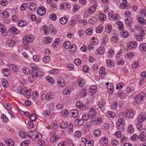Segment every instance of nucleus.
<instances>
[{"label": "nucleus", "mask_w": 146, "mask_h": 146, "mask_svg": "<svg viewBox=\"0 0 146 146\" xmlns=\"http://www.w3.org/2000/svg\"><path fill=\"white\" fill-rule=\"evenodd\" d=\"M30 141L29 140H27L22 142L21 146H28V145L30 143Z\"/></svg>", "instance_id": "nucleus-36"}, {"label": "nucleus", "mask_w": 146, "mask_h": 146, "mask_svg": "<svg viewBox=\"0 0 146 146\" xmlns=\"http://www.w3.org/2000/svg\"><path fill=\"white\" fill-rule=\"evenodd\" d=\"M116 24L119 25V29H122L123 28V24L122 22L121 21L117 22L116 23Z\"/></svg>", "instance_id": "nucleus-59"}, {"label": "nucleus", "mask_w": 146, "mask_h": 146, "mask_svg": "<svg viewBox=\"0 0 146 146\" xmlns=\"http://www.w3.org/2000/svg\"><path fill=\"white\" fill-rule=\"evenodd\" d=\"M74 62L76 65H79L81 64V60L77 58L75 60Z\"/></svg>", "instance_id": "nucleus-61"}, {"label": "nucleus", "mask_w": 146, "mask_h": 146, "mask_svg": "<svg viewBox=\"0 0 146 146\" xmlns=\"http://www.w3.org/2000/svg\"><path fill=\"white\" fill-rule=\"evenodd\" d=\"M7 66L10 69H11L13 71L15 72H17L18 71V68L15 65L9 64H8Z\"/></svg>", "instance_id": "nucleus-15"}, {"label": "nucleus", "mask_w": 146, "mask_h": 146, "mask_svg": "<svg viewBox=\"0 0 146 146\" xmlns=\"http://www.w3.org/2000/svg\"><path fill=\"white\" fill-rule=\"evenodd\" d=\"M49 18L52 20L55 21L56 19V16L54 14H51L50 15Z\"/></svg>", "instance_id": "nucleus-54"}, {"label": "nucleus", "mask_w": 146, "mask_h": 146, "mask_svg": "<svg viewBox=\"0 0 146 146\" xmlns=\"http://www.w3.org/2000/svg\"><path fill=\"white\" fill-rule=\"evenodd\" d=\"M5 142L9 146H13L15 144L14 141L13 140L9 138L6 139L5 141Z\"/></svg>", "instance_id": "nucleus-9"}, {"label": "nucleus", "mask_w": 146, "mask_h": 146, "mask_svg": "<svg viewBox=\"0 0 146 146\" xmlns=\"http://www.w3.org/2000/svg\"><path fill=\"white\" fill-rule=\"evenodd\" d=\"M61 8L64 9H69L70 7V5L67 2L62 3L61 5Z\"/></svg>", "instance_id": "nucleus-11"}, {"label": "nucleus", "mask_w": 146, "mask_h": 146, "mask_svg": "<svg viewBox=\"0 0 146 146\" xmlns=\"http://www.w3.org/2000/svg\"><path fill=\"white\" fill-rule=\"evenodd\" d=\"M43 30L46 35H47L49 33V31L48 27L46 25H44Z\"/></svg>", "instance_id": "nucleus-45"}, {"label": "nucleus", "mask_w": 146, "mask_h": 146, "mask_svg": "<svg viewBox=\"0 0 146 146\" xmlns=\"http://www.w3.org/2000/svg\"><path fill=\"white\" fill-rule=\"evenodd\" d=\"M77 46L75 44H72L70 47L71 50L72 51H74L76 50Z\"/></svg>", "instance_id": "nucleus-58"}, {"label": "nucleus", "mask_w": 146, "mask_h": 146, "mask_svg": "<svg viewBox=\"0 0 146 146\" xmlns=\"http://www.w3.org/2000/svg\"><path fill=\"white\" fill-rule=\"evenodd\" d=\"M38 70L37 71V70H33V73L32 74V76H33V77L35 78L36 77H37L38 74Z\"/></svg>", "instance_id": "nucleus-52"}, {"label": "nucleus", "mask_w": 146, "mask_h": 146, "mask_svg": "<svg viewBox=\"0 0 146 146\" xmlns=\"http://www.w3.org/2000/svg\"><path fill=\"white\" fill-rule=\"evenodd\" d=\"M27 7V5L26 4H23L21 5L20 9L21 10L23 11L25 10Z\"/></svg>", "instance_id": "nucleus-62"}, {"label": "nucleus", "mask_w": 146, "mask_h": 146, "mask_svg": "<svg viewBox=\"0 0 146 146\" xmlns=\"http://www.w3.org/2000/svg\"><path fill=\"white\" fill-rule=\"evenodd\" d=\"M127 3H126V2H125V4L124 3H123L121 6V9L123 8L128 9L130 7L129 5L127 4Z\"/></svg>", "instance_id": "nucleus-40"}, {"label": "nucleus", "mask_w": 146, "mask_h": 146, "mask_svg": "<svg viewBox=\"0 0 146 146\" xmlns=\"http://www.w3.org/2000/svg\"><path fill=\"white\" fill-rule=\"evenodd\" d=\"M122 113L123 115L124 116L123 117H128L129 118H132L134 116V112L132 110H127V111L123 112Z\"/></svg>", "instance_id": "nucleus-4"}, {"label": "nucleus", "mask_w": 146, "mask_h": 146, "mask_svg": "<svg viewBox=\"0 0 146 146\" xmlns=\"http://www.w3.org/2000/svg\"><path fill=\"white\" fill-rule=\"evenodd\" d=\"M139 138L142 141H144L146 140V137L145 135L141 134L138 136Z\"/></svg>", "instance_id": "nucleus-37"}, {"label": "nucleus", "mask_w": 146, "mask_h": 146, "mask_svg": "<svg viewBox=\"0 0 146 146\" xmlns=\"http://www.w3.org/2000/svg\"><path fill=\"white\" fill-rule=\"evenodd\" d=\"M1 117H2L3 121L4 122L6 123L8 119L5 115L3 114L1 115Z\"/></svg>", "instance_id": "nucleus-63"}, {"label": "nucleus", "mask_w": 146, "mask_h": 146, "mask_svg": "<svg viewBox=\"0 0 146 146\" xmlns=\"http://www.w3.org/2000/svg\"><path fill=\"white\" fill-rule=\"evenodd\" d=\"M146 119V114L142 113L140 114L138 116L137 120L139 122H142Z\"/></svg>", "instance_id": "nucleus-5"}, {"label": "nucleus", "mask_w": 146, "mask_h": 146, "mask_svg": "<svg viewBox=\"0 0 146 146\" xmlns=\"http://www.w3.org/2000/svg\"><path fill=\"white\" fill-rule=\"evenodd\" d=\"M105 70L103 67L100 68L99 71V74L102 76H104L105 74Z\"/></svg>", "instance_id": "nucleus-31"}, {"label": "nucleus", "mask_w": 146, "mask_h": 146, "mask_svg": "<svg viewBox=\"0 0 146 146\" xmlns=\"http://www.w3.org/2000/svg\"><path fill=\"white\" fill-rule=\"evenodd\" d=\"M30 66L31 68L33 70H38L39 69L38 67L34 63H31L30 64Z\"/></svg>", "instance_id": "nucleus-38"}, {"label": "nucleus", "mask_w": 146, "mask_h": 146, "mask_svg": "<svg viewBox=\"0 0 146 146\" xmlns=\"http://www.w3.org/2000/svg\"><path fill=\"white\" fill-rule=\"evenodd\" d=\"M0 16L3 18H7L9 16V14L7 11L2 10L0 11Z\"/></svg>", "instance_id": "nucleus-8"}, {"label": "nucleus", "mask_w": 146, "mask_h": 146, "mask_svg": "<svg viewBox=\"0 0 146 146\" xmlns=\"http://www.w3.org/2000/svg\"><path fill=\"white\" fill-rule=\"evenodd\" d=\"M103 30V27L102 25H100L96 29V32L98 33H101Z\"/></svg>", "instance_id": "nucleus-21"}, {"label": "nucleus", "mask_w": 146, "mask_h": 146, "mask_svg": "<svg viewBox=\"0 0 146 146\" xmlns=\"http://www.w3.org/2000/svg\"><path fill=\"white\" fill-rule=\"evenodd\" d=\"M60 126L62 129H66L68 126V124L66 122L63 121L60 123Z\"/></svg>", "instance_id": "nucleus-25"}, {"label": "nucleus", "mask_w": 146, "mask_h": 146, "mask_svg": "<svg viewBox=\"0 0 146 146\" xmlns=\"http://www.w3.org/2000/svg\"><path fill=\"white\" fill-rule=\"evenodd\" d=\"M97 112L94 109H91L89 111L88 117L90 118L95 117Z\"/></svg>", "instance_id": "nucleus-6"}, {"label": "nucleus", "mask_w": 146, "mask_h": 146, "mask_svg": "<svg viewBox=\"0 0 146 146\" xmlns=\"http://www.w3.org/2000/svg\"><path fill=\"white\" fill-rule=\"evenodd\" d=\"M96 8L95 6H92L88 9V12L89 13H93L95 11Z\"/></svg>", "instance_id": "nucleus-30"}, {"label": "nucleus", "mask_w": 146, "mask_h": 146, "mask_svg": "<svg viewBox=\"0 0 146 146\" xmlns=\"http://www.w3.org/2000/svg\"><path fill=\"white\" fill-rule=\"evenodd\" d=\"M71 44L69 42H65L63 43V46L65 48L68 49L69 48Z\"/></svg>", "instance_id": "nucleus-44"}, {"label": "nucleus", "mask_w": 146, "mask_h": 146, "mask_svg": "<svg viewBox=\"0 0 146 146\" xmlns=\"http://www.w3.org/2000/svg\"><path fill=\"white\" fill-rule=\"evenodd\" d=\"M113 91V86L112 84H110L109 86L108 87V91L110 94L112 93Z\"/></svg>", "instance_id": "nucleus-23"}, {"label": "nucleus", "mask_w": 146, "mask_h": 146, "mask_svg": "<svg viewBox=\"0 0 146 146\" xmlns=\"http://www.w3.org/2000/svg\"><path fill=\"white\" fill-rule=\"evenodd\" d=\"M143 124L142 122L138 123L137 125V128L138 130H141L143 128Z\"/></svg>", "instance_id": "nucleus-47"}, {"label": "nucleus", "mask_w": 146, "mask_h": 146, "mask_svg": "<svg viewBox=\"0 0 146 146\" xmlns=\"http://www.w3.org/2000/svg\"><path fill=\"white\" fill-rule=\"evenodd\" d=\"M84 123L83 120L80 119H76L74 122V124L78 126L82 125Z\"/></svg>", "instance_id": "nucleus-10"}, {"label": "nucleus", "mask_w": 146, "mask_h": 146, "mask_svg": "<svg viewBox=\"0 0 146 146\" xmlns=\"http://www.w3.org/2000/svg\"><path fill=\"white\" fill-rule=\"evenodd\" d=\"M101 131L99 129H96L93 132L94 135L96 137H99L100 135Z\"/></svg>", "instance_id": "nucleus-42"}, {"label": "nucleus", "mask_w": 146, "mask_h": 146, "mask_svg": "<svg viewBox=\"0 0 146 146\" xmlns=\"http://www.w3.org/2000/svg\"><path fill=\"white\" fill-rule=\"evenodd\" d=\"M135 38L137 40L139 41H142L143 39V36L139 34L135 36Z\"/></svg>", "instance_id": "nucleus-29"}, {"label": "nucleus", "mask_w": 146, "mask_h": 146, "mask_svg": "<svg viewBox=\"0 0 146 146\" xmlns=\"http://www.w3.org/2000/svg\"><path fill=\"white\" fill-rule=\"evenodd\" d=\"M59 139L57 135H53L50 139V141L52 143H53L58 141Z\"/></svg>", "instance_id": "nucleus-22"}, {"label": "nucleus", "mask_w": 146, "mask_h": 146, "mask_svg": "<svg viewBox=\"0 0 146 146\" xmlns=\"http://www.w3.org/2000/svg\"><path fill=\"white\" fill-rule=\"evenodd\" d=\"M58 84L61 87H63L65 86V83L64 81L59 80L58 81Z\"/></svg>", "instance_id": "nucleus-49"}, {"label": "nucleus", "mask_w": 146, "mask_h": 146, "mask_svg": "<svg viewBox=\"0 0 146 146\" xmlns=\"http://www.w3.org/2000/svg\"><path fill=\"white\" fill-rule=\"evenodd\" d=\"M2 85L5 88L7 87L8 85L7 81L6 80H4L2 83Z\"/></svg>", "instance_id": "nucleus-60"}, {"label": "nucleus", "mask_w": 146, "mask_h": 146, "mask_svg": "<svg viewBox=\"0 0 146 146\" xmlns=\"http://www.w3.org/2000/svg\"><path fill=\"white\" fill-rule=\"evenodd\" d=\"M77 81L78 83V85L81 87L84 86L85 84L84 80L81 78L78 79Z\"/></svg>", "instance_id": "nucleus-17"}, {"label": "nucleus", "mask_w": 146, "mask_h": 146, "mask_svg": "<svg viewBox=\"0 0 146 146\" xmlns=\"http://www.w3.org/2000/svg\"><path fill=\"white\" fill-rule=\"evenodd\" d=\"M31 89L27 90L26 88H20L18 89V91L19 93L24 94L27 96V97L30 96L31 92Z\"/></svg>", "instance_id": "nucleus-1"}, {"label": "nucleus", "mask_w": 146, "mask_h": 146, "mask_svg": "<svg viewBox=\"0 0 146 146\" xmlns=\"http://www.w3.org/2000/svg\"><path fill=\"white\" fill-rule=\"evenodd\" d=\"M73 125L72 123H70L69 124V129L68 130V131L70 133H72L73 131Z\"/></svg>", "instance_id": "nucleus-53"}, {"label": "nucleus", "mask_w": 146, "mask_h": 146, "mask_svg": "<svg viewBox=\"0 0 146 146\" xmlns=\"http://www.w3.org/2000/svg\"><path fill=\"white\" fill-rule=\"evenodd\" d=\"M49 28L50 33H52V34H54L56 33L57 30L54 29V27L52 25H50L49 26Z\"/></svg>", "instance_id": "nucleus-24"}, {"label": "nucleus", "mask_w": 146, "mask_h": 146, "mask_svg": "<svg viewBox=\"0 0 146 146\" xmlns=\"http://www.w3.org/2000/svg\"><path fill=\"white\" fill-rule=\"evenodd\" d=\"M107 64L108 67L111 68L114 65V63L112 62L110 59H108L106 60Z\"/></svg>", "instance_id": "nucleus-28"}, {"label": "nucleus", "mask_w": 146, "mask_h": 146, "mask_svg": "<svg viewBox=\"0 0 146 146\" xmlns=\"http://www.w3.org/2000/svg\"><path fill=\"white\" fill-rule=\"evenodd\" d=\"M96 89L97 87L95 86H91L89 90V92L91 93V94L92 95L96 92Z\"/></svg>", "instance_id": "nucleus-12"}, {"label": "nucleus", "mask_w": 146, "mask_h": 146, "mask_svg": "<svg viewBox=\"0 0 146 146\" xmlns=\"http://www.w3.org/2000/svg\"><path fill=\"white\" fill-rule=\"evenodd\" d=\"M133 19L130 17H128L127 19L125 20V23L127 25L130 26L132 24Z\"/></svg>", "instance_id": "nucleus-18"}, {"label": "nucleus", "mask_w": 146, "mask_h": 146, "mask_svg": "<svg viewBox=\"0 0 146 146\" xmlns=\"http://www.w3.org/2000/svg\"><path fill=\"white\" fill-rule=\"evenodd\" d=\"M80 93L81 96H84L87 94V91L85 89H82L80 91Z\"/></svg>", "instance_id": "nucleus-41"}, {"label": "nucleus", "mask_w": 146, "mask_h": 146, "mask_svg": "<svg viewBox=\"0 0 146 146\" xmlns=\"http://www.w3.org/2000/svg\"><path fill=\"white\" fill-rule=\"evenodd\" d=\"M9 31L10 32L13 33L15 34H17L19 33L17 29L15 27H13L10 29Z\"/></svg>", "instance_id": "nucleus-32"}, {"label": "nucleus", "mask_w": 146, "mask_h": 146, "mask_svg": "<svg viewBox=\"0 0 146 146\" xmlns=\"http://www.w3.org/2000/svg\"><path fill=\"white\" fill-rule=\"evenodd\" d=\"M137 21L138 23H140L141 25H144L145 24V19L142 17H139Z\"/></svg>", "instance_id": "nucleus-33"}, {"label": "nucleus", "mask_w": 146, "mask_h": 146, "mask_svg": "<svg viewBox=\"0 0 146 146\" xmlns=\"http://www.w3.org/2000/svg\"><path fill=\"white\" fill-rule=\"evenodd\" d=\"M139 48L140 50L142 51H146V43L143 42L140 44Z\"/></svg>", "instance_id": "nucleus-13"}, {"label": "nucleus", "mask_w": 146, "mask_h": 146, "mask_svg": "<svg viewBox=\"0 0 146 146\" xmlns=\"http://www.w3.org/2000/svg\"><path fill=\"white\" fill-rule=\"evenodd\" d=\"M6 31L5 27L3 25L1 27H0V31L2 33V34L3 35H5L4 32Z\"/></svg>", "instance_id": "nucleus-56"}, {"label": "nucleus", "mask_w": 146, "mask_h": 146, "mask_svg": "<svg viewBox=\"0 0 146 146\" xmlns=\"http://www.w3.org/2000/svg\"><path fill=\"white\" fill-rule=\"evenodd\" d=\"M145 93L144 92H141L137 96H136L135 99L136 103L138 104H139L144 100V98L145 97Z\"/></svg>", "instance_id": "nucleus-2"}, {"label": "nucleus", "mask_w": 146, "mask_h": 146, "mask_svg": "<svg viewBox=\"0 0 146 146\" xmlns=\"http://www.w3.org/2000/svg\"><path fill=\"white\" fill-rule=\"evenodd\" d=\"M46 80L49 82L53 84L54 83V80L51 77L48 76L46 77Z\"/></svg>", "instance_id": "nucleus-34"}, {"label": "nucleus", "mask_w": 146, "mask_h": 146, "mask_svg": "<svg viewBox=\"0 0 146 146\" xmlns=\"http://www.w3.org/2000/svg\"><path fill=\"white\" fill-rule=\"evenodd\" d=\"M121 36L123 38H127L129 36V34L128 31L124 30L121 32Z\"/></svg>", "instance_id": "nucleus-27"}, {"label": "nucleus", "mask_w": 146, "mask_h": 146, "mask_svg": "<svg viewBox=\"0 0 146 146\" xmlns=\"http://www.w3.org/2000/svg\"><path fill=\"white\" fill-rule=\"evenodd\" d=\"M104 49L102 47H99L98 50V53L100 55L103 54L104 52Z\"/></svg>", "instance_id": "nucleus-48"}, {"label": "nucleus", "mask_w": 146, "mask_h": 146, "mask_svg": "<svg viewBox=\"0 0 146 146\" xmlns=\"http://www.w3.org/2000/svg\"><path fill=\"white\" fill-rule=\"evenodd\" d=\"M68 20V18L67 17H64L60 19L59 21L61 24L64 25L67 23Z\"/></svg>", "instance_id": "nucleus-14"}, {"label": "nucleus", "mask_w": 146, "mask_h": 146, "mask_svg": "<svg viewBox=\"0 0 146 146\" xmlns=\"http://www.w3.org/2000/svg\"><path fill=\"white\" fill-rule=\"evenodd\" d=\"M117 128L118 130L120 131H123L124 130V126L123 124H119L117 126Z\"/></svg>", "instance_id": "nucleus-50"}, {"label": "nucleus", "mask_w": 146, "mask_h": 146, "mask_svg": "<svg viewBox=\"0 0 146 146\" xmlns=\"http://www.w3.org/2000/svg\"><path fill=\"white\" fill-rule=\"evenodd\" d=\"M37 14L40 15H44L46 13L45 7L42 6L38 7L37 10Z\"/></svg>", "instance_id": "nucleus-3"}, {"label": "nucleus", "mask_w": 146, "mask_h": 146, "mask_svg": "<svg viewBox=\"0 0 146 146\" xmlns=\"http://www.w3.org/2000/svg\"><path fill=\"white\" fill-rule=\"evenodd\" d=\"M60 42V39L59 38H57L55 39L53 43V46L54 48L56 47V46Z\"/></svg>", "instance_id": "nucleus-39"}, {"label": "nucleus", "mask_w": 146, "mask_h": 146, "mask_svg": "<svg viewBox=\"0 0 146 146\" xmlns=\"http://www.w3.org/2000/svg\"><path fill=\"white\" fill-rule=\"evenodd\" d=\"M31 38L30 36H26L24 39L26 43H30L31 42Z\"/></svg>", "instance_id": "nucleus-51"}, {"label": "nucleus", "mask_w": 146, "mask_h": 146, "mask_svg": "<svg viewBox=\"0 0 146 146\" xmlns=\"http://www.w3.org/2000/svg\"><path fill=\"white\" fill-rule=\"evenodd\" d=\"M70 113L72 116L75 117L78 116V112L77 110H72L70 111Z\"/></svg>", "instance_id": "nucleus-19"}, {"label": "nucleus", "mask_w": 146, "mask_h": 146, "mask_svg": "<svg viewBox=\"0 0 146 146\" xmlns=\"http://www.w3.org/2000/svg\"><path fill=\"white\" fill-rule=\"evenodd\" d=\"M33 95L34 97L33 98L34 99H36L38 97L39 94L37 92L35 91L34 93H33Z\"/></svg>", "instance_id": "nucleus-57"}, {"label": "nucleus", "mask_w": 146, "mask_h": 146, "mask_svg": "<svg viewBox=\"0 0 146 146\" xmlns=\"http://www.w3.org/2000/svg\"><path fill=\"white\" fill-rule=\"evenodd\" d=\"M112 26L110 24H108L106 27V32L108 33H111L112 30Z\"/></svg>", "instance_id": "nucleus-26"}, {"label": "nucleus", "mask_w": 146, "mask_h": 146, "mask_svg": "<svg viewBox=\"0 0 146 146\" xmlns=\"http://www.w3.org/2000/svg\"><path fill=\"white\" fill-rule=\"evenodd\" d=\"M52 39L50 37H46L44 40V42L46 44H49L52 41Z\"/></svg>", "instance_id": "nucleus-35"}, {"label": "nucleus", "mask_w": 146, "mask_h": 146, "mask_svg": "<svg viewBox=\"0 0 146 146\" xmlns=\"http://www.w3.org/2000/svg\"><path fill=\"white\" fill-rule=\"evenodd\" d=\"M125 94L123 92L118 93V97L120 99H122L125 98Z\"/></svg>", "instance_id": "nucleus-46"}, {"label": "nucleus", "mask_w": 146, "mask_h": 146, "mask_svg": "<svg viewBox=\"0 0 146 146\" xmlns=\"http://www.w3.org/2000/svg\"><path fill=\"white\" fill-rule=\"evenodd\" d=\"M2 73L6 76H8L10 74V72L9 70L7 68H4L2 70Z\"/></svg>", "instance_id": "nucleus-16"}, {"label": "nucleus", "mask_w": 146, "mask_h": 146, "mask_svg": "<svg viewBox=\"0 0 146 146\" xmlns=\"http://www.w3.org/2000/svg\"><path fill=\"white\" fill-rule=\"evenodd\" d=\"M29 9L32 11H34L36 9V5L34 3H31L29 6Z\"/></svg>", "instance_id": "nucleus-43"}, {"label": "nucleus", "mask_w": 146, "mask_h": 146, "mask_svg": "<svg viewBox=\"0 0 146 146\" xmlns=\"http://www.w3.org/2000/svg\"><path fill=\"white\" fill-rule=\"evenodd\" d=\"M84 144L85 146H92V143L89 140H87Z\"/></svg>", "instance_id": "nucleus-64"}, {"label": "nucleus", "mask_w": 146, "mask_h": 146, "mask_svg": "<svg viewBox=\"0 0 146 146\" xmlns=\"http://www.w3.org/2000/svg\"><path fill=\"white\" fill-rule=\"evenodd\" d=\"M43 61L45 63H47L50 61V59L48 56H46L43 58Z\"/></svg>", "instance_id": "nucleus-55"}, {"label": "nucleus", "mask_w": 146, "mask_h": 146, "mask_svg": "<svg viewBox=\"0 0 146 146\" xmlns=\"http://www.w3.org/2000/svg\"><path fill=\"white\" fill-rule=\"evenodd\" d=\"M34 132L33 134L32 132L31 131H28L27 133L29 134L28 135L29 137H30L32 138H33V139L38 138V135H35L36 133H35L34 134Z\"/></svg>", "instance_id": "nucleus-20"}, {"label": "nucleus", "mask_w": 146, "mask_h": 146, "mask_svg": "<svg viewBox=\"0 0 146 146\" xmlns=\"http://www.w3.org/2000/svg\"><path fill=\"white\" fill-rule=\"evenodd\" d=\"M92 122L94 124L98 125L100 124L102 122V120L100 118H96L92 119Z\"/></svg>", "instance_id": "nucleus-7"}]
</instances>
